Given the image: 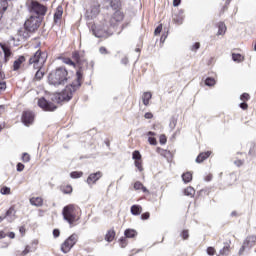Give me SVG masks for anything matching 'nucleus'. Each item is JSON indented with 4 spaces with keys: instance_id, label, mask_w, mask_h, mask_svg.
<instances>
[{
    "instance_id": "51",
    "label": "nucleus",
    "mask_w": 256,
    "mask_h": 256,
    "mask_svg": "<svg viewBox=\"0 0 256 256\" xmlns=\"http://www.w3.org/2000/svg\"><path fill=\"white\" fill-rule=\"evenodd\" d=\"M159 143H160V145H165V143H167V136H165V134L160 135Z\"/></svg>"
},
{
    "instance_id": "13",
    "label": "nucleus",
    "mask_w": 256,
    "mask_h": 256,
    "mask_svg": "<svg viewBox=\"0 0 256 256\" xmlns=\"http://www.w3.org/2000/svg\"><path fill=\"white\" fill-rule=\"evenodd\" d=\"M134 191H142V193H145L146 195H151V192L145 185L141 183V181H136L133 184Z\"/></svg>"
},
{
    "instance_id": "23",
    "label": "nucleus",
    "mask_w": 256,
    "mask_h": 256,
    "mask_svg": "<svg viewBox=\"0 0 256 256\" xmlns=\"http://www.w3.org/2000/svg\"><path fill=\"white\" fill-rule=\"evenodd\" d=\"M130 211L133 215L137 216L143 213V207L141 205L134 204L131 206Z\"/></svg>"
},
{
    "instance_id": "62",
    "label": "nucleus",
    "mask_w": 256,
    "mask_h": 256,
    "mask_svg": "<svg viewBox=\"0 0 256 256\" xmlns=\"http://www.w3.org/2000/svg\"><path fill=\"white\" fill-rule=\"evenodd\" d=\"M240 109H243V111H247V109H249V105L246 102H242L240 104Z\"/></svg>"
},
{
    "instance_id": "28",
    "label": "nucleus",
    "mask_w": 256,
    "mask_h": 256,
    "mask_svg": "<svg viewBox=\"0 0 256 256\" xmlns=\"http://www.w3.org/2000/svg\"><path fill=\"white\" fill-rule=\"evenodd\" d=\"M182 181L184 183H191L193 181V172H185L182 174Z\"/></svg>"
},
{
    "instance_id": "34",
    "label": "nucleus",
    "mask_w": 256,
    "mask_h": 256,
    "mask_svg": "<svg viewBox=\"0 0 256 256\" xmlns=\"http://www.w3.org/2000/svg\"><path fill=\"white\" fill-rule=\"evenodd\" d=\"M156 152H158V154L161 155V157H169L171 155L170 151L165 150L161 147H157Z\"/></svg>"
},
{
    "instance_id": "10",
    "label": "nucleus",
    "mask_w": 256,
    "mask_h": 256,
    "mask_svg": "<svg viewBox=\"0 0 256 256\" xmlns=\"http://www.w3.org/2000/svg\"><path fill=\"white\" fill-rule=\"evenodd\" d=\"M22 123L29 127L35 121V114L31 110H26L22 113Z\"/></svg>"
},
{
    "instance_id": "47",
    "label": "nucleus",
    "mask_w": 256,
    "mask_h": 256,
    "mask_svg": "<svg viewBox=\"0 0 256 256\" xmlns=\"http://www.w3.org/2000/svg\"><path fill=\"white\" fill-rule=\"evenodd\" d=\"M206 253L207 255L213 256L215 253H217V250H215V247L210 246L206 249Z\"/></svg>"
},
{
    "instance_id": "2",
    "label": "nucleus",
    "mask_w": 256,
    "mask_h": 256,
    "mask_svg": "<svg viewBox=\"0 0 256 256\" xmlns=\"http://www.w3.org/2000/svg\"><path fill=\"white\" fill-rule=\"evenodd\" d=\"M69 79H71V76H69V70L63 66L52 70L48 75V83L54 87H61L65 85L69 82Z\"/></svg>"
},
{
    "instance_id": "15",
    "label": "nucleus",
    "mask_w": 256,
    "mask_h": 256,
    "mask_svg": "<svg viewBox=\"0 0 256 256\" xmlns=\"http://www.w3.org/2000/svg\"><path fill=\"white\" fill-rule=\"evenodd\" d=\"M212 153V151L201 152L196 158V163H203L204 161H207V159L211 157Z\"/></svg>"
},
{
    "instance_id": "52",
    "label": "nucleus",
    "mask_w": 256,
    "mask_h": 256,
    "mask_svg": "<svg viewBox=\"0 0 256 256\" xmlns=\"http://www.w3.org/2000/svg\"><path fill=\"white\" fill-rule=\"evenodd\" d=\"M181 237L182 239H184V241H186V239H189V230H183L181 232Z\"/></svg>"
},
{
    "instance_id": "37",
    "label": "nucleus",
    "mask_w": 256,
    "mask_h": 256,
    "mask_svg": "<svg viewBox=\"0 0 256 256\" xmlns=\"http://www.w3.org/2000/svg\"><path fill=\"white\" fill-rule=\"evenodd\" d=\"M29 253H33L29 247H25V249L23 251H17L16 252V256H27L29 255Z\"/></svg>"
},
{
    "instance_id": "9",
    "label": "nucleus",
    "mask_w": 256,
    "mask_h": 256,
    "mask_svg": "<svg viewBox=\"0 0 256 256\" xmlns=\"http://www.w3.org/2000/svg\"><path fill=\"white\" fill-rule=\"evenodd\" d=\"M31 35H33V33L24 26L17 31V41H27V39H29Z\"/></svg>"
},
{
    "instance_id": "60",
    "label": "nucleus",
    "mask_w": 256,
    "mask_h": 256,
    "mask_svg": "<svg viewBox=\"0 0 256 256\" xmlns=\"http://www.w3.org/2000/svg\"><path fill=\"white\" fill-rule=\"evenodd\" d=\"M249 248L247 245L244 244L241 246L240 250H239V255H243V253H245V249Z\"/></svg>"
},
{
    "instance_id": "50",
    "label": "nucleus",
    "mask_w": 256,
    "mask_h": 256,
    "mask_svg": "<svg viewBox=\"0 0 256 256\" xmlns=\"http://www.w3.org/2000/svg\"><path fill=\"white\" fill-rule=\"evenodd\" d=\"M93 33H94L95 37H98L99 39H101V37H103V35H104L103 31H101L99 29H93Z\"/></svg>"
},
{
    "instance_id": "26",
    "label": "nucleus",
    "mask_w": 256,
    "mask_h": 256,
    "mask_svg": "<svg viewBox=\"0 0 256 256\" xmlns=\"http://www.w3.org/2000/svg\"><path fill=\"white\" fill-rule=\"evenodd\" d=\"M60 191L64 193V195H71L73 193V186L67 184L60 186Z\"/></svg>"
},
{
    "instance_id": "12",
    "label": "nucleus",
    "mask_w": 256,
    "mask_h": 256,
    "mask_svg": "<svg viewBox=\"0 0 256 256\" xmlns=\"http://www.w3.org/2000/svg\"><path fill=\"white\" fill-rule=\"evenodd\" d=\"M101 177H103V172H101V171L91 173L88 176L86 183H88L89 185H95V183H97L99 181V179H101Z\"/></svg>"
},
{
    "instance_id": "49",
    "label": "nucleus",
    "mask_w": 256,
    "mask_h": 256,
    "mask_svg": "<svg viewBox=\"0 0 256 256\" xmlns=\"http://www.w3.org/2000/svg\"><path fill=\"white\" fill-rule=\"evenodd\" d=\"M230 3H231V0H225V4L221 9V13H225L229 9Z\"/></svg>"
},
{
    "instance_id": "36",
    "label": "nucleus",
    "mask_w": 256,
    "mask_h": 256,
    "mask_svg": "<svg viewBox=\"0 0 256 256\" xmlns=\"http://www.w3.org/2000/svg\"><path fill=\"white\" fill-rule=\"evenodd\" d=\"M227 31V26H225V23L219 22L218 23V35H223Z\"/></svg>"
},
{
    "instance_id": "1",
    "label": "nucleus",
    "mask_w": 256,
    "mask_h": 256,
    "mask_svg": "<svg viewBox=\"0 0 256 256\" xmlns=\"http://www.w3.org/2000/svg\"><path fill=\"white\" fill-rule=\"evenodd\" d=\"M72 59L76 65V79L69 85H67L64 90L60 93L54 95L57 103H63V101H71L73 99V94L81 88L83 85V68L87 67V60L81 56L79 51L72 52Z\"/></svg>"
},
{
    "instance_id": "5",
    "label": "nucleus",
    "mask_w": 256,
    "mask_h": 256,
    "mask_svg": "<svg viewBox=\"0 0 256 256\" xmlns=\"http://www.w3.org/2000/svg\"><path fill=\"white\" fill-rule=\"evenodd\" d=\"M30 13H34V17H40L43 20V17L47 15L48 8L47 6L39 3V1L31 0L30 5L28 6Z\"/></svg>"
},
{
    "instance_id": "11",
    "label": "nucleus",
    "mask_w": 256,
    "mask_h": 256,
    "mask_svg": "<svg viewBox=\"0 0 256 256\" xmlns=\"http://www.w3.org/2000/svg\"><path fill=\"white\" fill-rule=\"evenodd\" d=\"M125 19V13L121 10H116L110 19L111 25H117V23H121Z\"/></svg>"
},
{
    "instance_id": "38",
    "label": "nucleus",
    "mask_w": 256,
    "mask_h": 256,
    "mask_svg": "<svg viewBox=\"0 0 256 256\" xmlns=\"http://www.w3.org/2000/svg\"><path fill=\"white\" fill-rule=\"evenodd\" d=\"M29 253H33L29 247H25V249L23 251H17L16 252V256H27L29 255Z\"/></svg>"
},
{
    "instance_id": "56",
    "label": "nucleus",
    "mask_w": 256,
    "mask_h": 256,
    "mask_svg": "<svg viewBox=\"0 0 256 256\" xmlns=\"http://www.w3.org/2000/svg\"><path fill=\"white\" fill-rule=\"evenodd\" d=\"M19 233L22 235V237H25V234L27 233V228L25 226H20Z\"/></svg>"
},
{
    "instance_id": "57",
    "label": "nucleus",
    "mask_w": 256,
    "mask_h": 256,
    "mask_svg": "<svg viewBox=\"0 0 256 256\" xmlns=\"http://www.w3.org/2000/svg\"><path fill=\"white\" fill-rule=\"evenodd\" d=\"M201 47V43L196 42L192 47H191V51H197L199 50Z\"/></svg>"
},
{
    "instance_id": "59",
    "label": "nucleus",
    "mask_w": 256,
    "mask_h": 256,
    "mask_svg": "<svg viewBox=\"0 0 256 256\" xmlns=\"http://www.w3.org/2000/svg\"><path fill=\"white\" fill-rule=\"evenodd\" d=\"M148 142L150 145H157V139L155 137H149Z\"/></svg>"
},
{
    "instance_id": "14",
    "label": "nucleus",
    "mask_w": 256,
    "mask_h": 256,
    "mask_svg": "<svg viewBox=\"0 0 256 256\" xmlns=\"http://www.w3.org/2000/svg\"><path fill=\"white\" fill-rule=\"evenodd\" d=\"M0 47L4 53L5 62L7 63V61H9V57H11L13 55V52H11V48L9 46H7V44L1 43Z\"/></svg>"
},
{
    "instance_id": "35",
    "label": "nucleus",
    "mask_w": 256,
    "mask_h": 256,
    "mask_svg": "<svg viewBox=\"0 0 256 256\" xmlns=\"http://www.w3.org/2000/svg\"><path fill=\"white\" fill-rule=\"evenodd\" d=\"M173 22L176 25H183V15H181V14H174Z\"/></svg>"
},
{
    "instance_id": "41",
    "label": "nucleus",
    "mask_w": 256,
    "mask_h": 256,
    "mask_svg": "<svg viewBox=\"0 0 256 256\" xmlns=\"http://www.w3.org/2000/svg\"><path fill=\"white\" fill-rule=\"evenodd\" d=\"M70 177L72 179H80V177H83V172L81 171H73L70 173Z\"/></svg>"
},
{
    "instance_id": "27",
    "label": "nucleus",
    "mask_w": 256,
    "mask_h": 256,
    "mask_svg": "<svg viewBox=\"0 0 256 256\" xmlns=\"http://www.w3.org/2000/svg\"><path fill=\"white\" fill-rule=\"evenodd\" d=\"M245 245H247L248 247H253V245H255L256 243V236L255 235H251V236H248L244 242H243Z\"/></svg>"
},
{
    "instance_id": "18",
    "label": "nucleus",
    "mask_w": 256,
    "mask_h": 256,
    "mask_svg": "<svg viewBox=\"0 0 256 256\" xmlns=\"http://www.w3.org/2000/svg\"><path fill=\"white\" fill-rule=\"evenodd\" d=\"M141 99H142L143 105H145V107H149V103H150L151 99H153V93L144 92L142 94Z\"/></svg>"
},
{
    "instance_id": "17",
    "label": "nucleus",
    "mask_w": 256,
    "mask_h": 256,
    "mask_svg": "<svg viewBox=\"0 0 256 256\" xmlns=\"http://www.w3.org/2000/svg\"><path fill=\"white\" fill-rule=\"evenodd\" d=\"M63 19V6L59 5L54 13V23H59Z\"/></svg>"
},
{
    "instance_id": "61",
    "label": "nucleus",
    "mask_w": 256,
    "mask_h": 256,
    "mask_svg": "<svg viewBox=\"0 0 256 256\" xmlns=\"http://www.w3.org/2000/svg\"><path fill=\"white\" fill-rule=\"evenodd\" d=\"M16 167H17V171H19V172H21L25 169V165L21 162H19Z\"/></svg>"
},
{
    "instance_id": "40",
    "label": "nucleus",
    "mask_w": 256,
    "mask_h": 256,
    "mask_svg": "<svg viewBox=\"0 0 256 256\" xmlns=\"http://www.w3.org/2000/svg\"><path fill=\"white\" fill-rule=\"evenodd\" d=\"M132 159H134V161H141V160H143V158L141 156V152H139L138 150H135L132 153Z\"/></svg>"
},
{
    "instance_id": "25",
    "label": "nucleus",
    "mask_w": 256,
    "mask_h": 256,
    "mask_svg": "<svg viewBox=\"0 0 256 256\" xmlns=\"http://www.w3.org/2000/svg\"><path fill=\"white\" fill-rule=\"evenodd\" d=\"M110 7L114 10V11H121V0H110Z\"/></svg>"
},
{
    "instance_id": "16",
    "label": "nucleus",
    "mask_w": 256,
    "mask_h": 256,
    "mask_svg": "<svg viewBox=\"0 0 256 256\" xmlns=\"http://www.w3.org/2000/svg\"><path fill=\"white\" fill-rule=\"evenodd\" d=\"M25 61H27L25 56H19L18 59L14 61L12 69L14 71H19L21 69L22 63H25Z\"/></svg>"
},
{
    "instance_id": "30",
    "label": "nucleus",
    "mask_w": 256,
    "mask_h": 256,
    "mask_svg": "<svg viewBox=\"0 0 256 256\" xmlns=\"http://www.w3.org/2000/svg\"><path fill=\"white\" fill-rule=\"evenodd\" d=\"M26 247L30 248L32 253H35V250L37 249V247H39V240H32L28 245H26Z\"/></svg>"
},
{
    "instance_id": "58",
    "label": "nucleus",
    "mask_w": 256,
    "mask_h": 256,
    "mask_svg": "<svg viewBox=\"0 0 256 256\" xmlns=\"http://www.w3.org/2000/svg\"><path fill=\"white\" fill-rule=\"evenodd\" d=\"M7 89V83L6 82H0V93H3Z\"/></svg>"
},
{
    "instance_id": "19",
    "label": "nucleus",
    "mask_w": 256,
    "mask_h": 256,
    "mask_svg": "<svg viewBox=\"0 0 256 256\" xmlns=\"http://www.w3.org/2000/svg\"><path fill=\"white\" fill-rule=\"evenodd\" d=\"M29 202L34 207H43L44 200L43 197H32Z\"/></svg>"
},
{
    "instance_id": "64",
    "label": "nucleus",
    "mask_w": 256,
    "mask_h": 256,
    "mask_svg": "<svg viewBox=\"0 0 256 256\" xmlns=\"http://www.w3.org/2000/svg\"><path fill=\"white\" fill-rule=\"evenodd\" d=\"M144 117H145V119H153V113L147 112V113H145Z\"/></svg>"
},
{
    "instance_id": "31",
    "label": "nucleus",
    "mask_w": 256,
    "mask_h": 256,
    "mask_svg": "<svg viewBox=\"0 0 256 256\" xmlns=\"http://www.w3.org/2000/svg\"><path fill=\"white\" fill-rule=\"evenodd\" d=\"M6 217H15L17 215V206L12 205L5 213Z\"/></svg>"
},
{
    "instance_id": "45",
    "label": "nucleus",
    "mask_w": 256,
    "mask_h": 256,
    "mask_svg": "<svg viewBox=\"0 0 256 256\" xmlns=\"http://www.w3.org/2000/svg\"><path fill=\"white\" fill-rule=\"evenodd\" d=\"M22 161L23 163H29V161H31V155H29L27 152H24L22 154Z\"/></svg>"
},
{
    "instance_id": "3",
    "label": "nucleus",
    "mask_w": 256,
    "mask_h": 256,
    "mask_svg": "<svg viewBox=\"0 0 256 256\" xmlns=\"http://www.w3.org/2000/svg\"><path fill=\"white\" fill-rule=\"evenodd\" d=\"M47 63V52L38 48L28 60V65H32L33 69H43V66Z\"/></svg>"
},
{
    "instance_id": "8",
    "label": "nucleus",
    "mask_w": 256,
    "mask_h": 256,
    "mask_svg": "<svg viewBox=\"0 0 256 256\" xmlns=\"http://www.w3.org/2000/svg\"><path fill=\"white\" fill-rule=\"evenodd\" d=\"M37 105L43 111L53 112V111L57 110V105H55V103H53V102L47 101V99H45V97L39 98Z\"/></svg>"
},
{
    "instance_id": "63",
    "label": "nucleus",
    "mask_w": 256,
    "mask_h": 256,
    "mask_svg": "<svg viewBox=\"0 0 256 256\" xmlns=\"http://www.w3.org/2000/svg\"><path fill=\"white\" fill-rule=\"evenodd\" d=\"M60 235H61V231L59 229L53 230V237H55V239H57V237H59Z\"/></svg>"
},
{
    "instance_id": "44",
    "label": "nucleus",
    "mask_w": 256,
    "mask_h": 256,
    "mask_svg": "<svg viewBox=\"0 0 256 256\" xmlns=\"http://www.w3.org/2000/svg\"><path fill=\"white\" fill-rule=\"evenodd\" d=\"M135 167H137L138 171H143V160L134 161Z\"/></svg>"
},
{
    "instance_id": "55",
    "label": "nucleus",
    "mask_w": 256,
    "mask_h": 256,
    "mask_svg": "<svg viewBox=\"0 0 256 256\" xmlns=\"http://www.w3.org/2000/svg\"><path fill=\"white\" fill-rule=\"evenodd\" d=\"M150 217H151V213L149 212H145L141 215L142 221H147V219H149Z\"/></svg>"
},
{
    "instance_id": "4",
    "label": "nucleus",
    "mask_w": 256,
    "mask_h": 256,
    "mask_svg": "<svg viewBox=\"0 0 256 256\" xmlns=\"http://www.w3.org/2000/svg\"><path fill=\"white\" fill-rule=\"evenodd\" d=\"M62 215L69 223V225H73L79 221V216L77 215V208L73 204H69L63 208Z\"/></svg>"
},
{
    "instance_id": "33",
    "label": "nucleus",
    "mask_w": 256,
    "mask_h": 256,
    "mask_svg": "<svg viewBox=\"0 0 256 256\" xmlns=\"http://www.w3.org/2000/svg\"><path fill=\"white\" fill-rule=\"evenodd\" d=\"M232 60L235 61V63H241L245 61V56L239 53H232Z\"/></svg>"
},
{
    "instance_id": "46",
    "label": "nucleus",
    "mask_w": 256,
    "mask_h": 256,
    "mask_svg": "<svg viewBox=\"0 0 256 256\" xmlns=\"http://www.w3.org/2000/svg\"><path fill=\"white\" fill-rule=\"evenodd\" d=\"M127 238L126 237H121L119 239V244H120V247H122L124 249V247H127Z\"/></svg>"
},
{
    "instance_id": "43",
    "label": "nucleus",
    "mask_w": 256,
    "mask_h": 256,
    "mask_svg": "<svg viewBox=\"0 0 256 256\" xmlns=\"http://www.w3.org/2000/svg\"><path fill=\"white\" fill-rule=\"evenodd\" d=\"M215 83H216L215 78L208 77L205 80V85H207L208 87H213Z\"/></svg>"
},
{
    "instance_id": "20",
    "label": "nucleus",
    "mask_w": 256,
    "mask_h": 256,
    "mask_svg": "<svg viewBox=\"0 0 256 256\" xmlns=\"http://www.w3.org/2000/svg\"><path fill=\"white\" fill-rule=\"evenodd\" d=\"M59 59L65 65H69L70 67H74V69H77V64H75V61H73V59L65 56H60Z\"/></svg>"
},
{
    "instance_id": "32",
    "label": "nucleus",
    "mask_w": 256,
    "mask_h": 256,
    "mask_svg": "<svg viewBox=\"0 0 256 256\" xmlns=\"http://www.w3.org/2000/svg\"><path fill=\"white\" fill-rule=\"evenodd\" d=\"M184 195H186V197H195V188H193L192 186H188L184 189Z\"/></svg>"
},
{
    "instance_id": "21",
    "label": "nucleus",
    "mask_w": 256,
    "mask_h": 256,
    "mask_svg": "<svg viewBox=\"0 0 256 256\" xmlns=\"http://www.w3.org/2000/svg\"><path fill=\"white\" fill-rule=\"evenodd\" d=\"M7 7H9V2L0 0V21L3 19V14L7 11Z\"/></svg>"
},
{
    "instance_id": "48",
    "label": "nucleus",
    "mask_w": 256,
    "mask_h": 256,
    "mask_svg": "<svg viewBox=\"0 0 256 256\" xmlns=\"http://www.w3.org/2000/svg\"><path fill=\"white\" fill-rule=\"evenodd\" d=\"M240 99L246 103V101H249V99H251V95H249V93H243L241 96H240Z\"/></svg>"
},
{
    "instance_id": "7",
    "label": "nucleus",
    "mask_w": 256,
    "mask_h": 256,
    "mask_svg": "<svg viewBox=\"0 0 256 256\" xmlns=\"http://www.w3.org/2000/svg\"><path fill=\"white\" fill-rule=\"evenodd\" d=\"M79 242V234L73 233L70 235L62 244H61V251L62 253H69L73 247L77 245Z\"/></svg>"
},
{
    "instance_id": "53",
    "label": "nucleus",
    "mask_w": 256,
    "mask_h": 256,
    "mask_svg": "<svg viewBox=\"0 0 256 256\" xmlns=\"http://www.w3.org/2000/svg\"><path fill=\"white\" fill-rule=\"evenodd\" d=\"M161 31H163V24L157 26V28L154 31V35H160Z\"/></svg>"
},
{
    "instance_id": "42",
    "label": "nucleus",
    "mask_w": 256,
    "mask_h": 256,
    "mask_svg": "<svg viewBox=\"0 0 256 256\" xmlns=\"http://www.w3.org/2000/svg\"><path fill=\"white\" fill-rule=\"evenodd\" d=\"M0 193H1V195H11V188H9L7 186H3L0 189Z\"/></svg>"
},
{
    "instance_id": "54",
    "label": "nucleus",
    "mask_w": 256,
    "mask_h": 256,
    "mask_svg": "<svg viewBox=\"0 0 256 256\" xmlns=\"http://www.w3.org/2000/svg\"><path fill=\"white\" fill-rule=\"evenodd\" d=\"M99 53H101V55H109V50H107L105 46H101L99 48Z\"/></svg>"
},
{
    "instance_id": "39",
    "label": "nucleus",
    "mask_w": 256,
    "mask_h": 256,
    "mask_svg": "<svg viewBox=\"0 0 256 256\" xmlns=\"http://www.w3.org/2000/svg\"><path fill=\"white\" fill-rule=\"evenodd\" d=\"M37 72L35 74V81H41L43 77H45V73H43V71H41V69H36Z\"/></svg>"
},
{
    "instance_id": "6",
    "label": "nucleus",
    "mask_w": 256,
    "mask_h": 256,
    "mask_svg": "<svg viewBox=\"0 0 256 256\" xmlns=\"http://www.w3.org/2000/svg\"><path fill=\"white\" fill-rule=\"evenodd\" d=\"M41 23H43V18L31 15L25 20L24 27L32 33H37V31H39V27H41Z\"/></svg>"
},
{
    "instance_id": "24",
    "label": "nucleus",
    "mask_w": 256,
    "mask_h": 256,
    "mask_svg": "<svg viewBox=\"0 0 256 256\" xmlns=\"http://www.w3.org/2000/svg\"><path fill=\"white\" fill-rule=\"evenodd\" d=\"M124 235L126 239H135L137 237V230L135 229H126L124 231Z\"/></svg>"
},
{
    "instance_id": "22",
    "label": "nucleus",
    "mask_w": 256,
    "mask_h": 256,
    "mask_svg": "<svg viewBox=\"0 0 256 256\" xmlns=\"http://www.w3.org/2000/svg\"><path fill=\"white\" fill-rule=\"evenodd\" d=\"M115 229H110L107 231L106 235H105V241H107L108 243H111L115 240Z\"/></svg>"
},
{
    "instance_id": "29",
    "label": "nucleus",
    "mask_w": 256,
    "mask_h": 256,
    "mask_svg": "<svg viewBox=\"0 0 256 256\" xmlns=\"http://www.w3.org/2000/svg\"><path fill=\"white\" fill-rule=\"evenodd\" d=\"M231 253V246H224L222 249L219 250L217 256H229Z\"/></svg>"
}]
</instances>
